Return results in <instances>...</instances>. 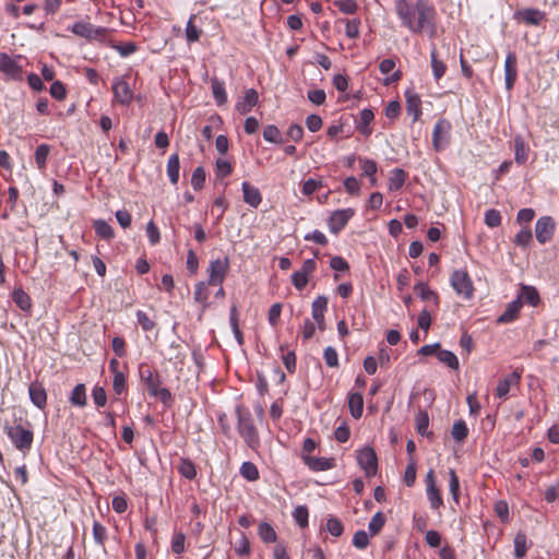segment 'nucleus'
<instances>
[{"instance_id":"obj_1","label":"nucleus","mask_w":559,"mask_h":559,"mask_svg":"<svg viewBox=\"0 0 559 559\" xmlns=\"http://www.w3.org/2000/svg\"><path fill=\"white\" fill-rule=\"evenodd\" d=\"M139 376L145 384L148 394L169 406L173 402V395L167 388H162V378L158 372L154 371L147 364H140Z\"/></svg>"},{"instance_id":"obj_2","label":"nucleus","mask_w":559,"mask_h":559,"mask_svg":"<svg viewBox=\"0 0 559 559\" xmlns=\"http://www.w3.org/2000/svg\"><path fill=\"white\" fill-rule=\"evenodd\" d=\"M437 11L428 0H417L415 34L426 33L429 37L437 35Z\"/></svg>"},{"instance_id":"obj_3","label":"nucleus","mask_w":559,"mask_h":559,"mask_svg":"<svg viewBox=\"0 0 559 559\" xmlns=\"http://www.w3.org/2000/svg\"><path fill=\"white\" fill-rule=\"evenodd\" d=\"M236 415L239 435L249 448L257 449L260 444V440L251 412L248 408L238 405L236 407Z\"/></svg>"},{"instance_id":"obj_4","label":"nucleus","mask_w":559,"mask_h":559,"mask_svg":"<svg viewBox=\"0 0 559 559\" xmlns=\"http://www.w3.org/2000/svg\"><path fill=\"white\" fill-rule=\"evenodd\" d=\"M3 429L15 449L23 454L29 452L34 441V433L29 427H24L21 423L16 421L14 425H10L5 421Z\"/></svg>"},{"instance_id":"obj_5","label":"nucleus","mask_w":559,"mask_h":559,"mask_svg":"<svg viewBox=\"0 0 559 559\" xmlns=\"http://www.w3.org/2000/svg\"><path fill=\"white\" fill-rule=\"evenodd\" d=\"M450 284L456 295L464 300H469L474 296V285L466 270H455L450 277Z\"/></svg>"},{"instance_id":"obj_6","label":"nucleus","mask_w":559,"mask_h":559,"mask_svg":"<svg viewBox=\"0 0 559 559\" xmlns=\"http://www.w3.org/2000/svg\"><path fill=\"white\" fill-rule=\"evenodd\" d=\"M69 29L76 36L85 38L88 41H104L108 29L103 26H95L90 22L78 21Z\"/></svg>"},{"instance_id":"obj_7","label":"nucleus","mask_w":559,"mask_h":559,"mask_svg":"<svg viewBox=\"0 0 559 559\" xmlns=\"http://www.w3.org/2000/svg\"><path fill=\"white\" fill-rule=\"evenodd\" d=\"M395 11L402 25L409 32L415 33V17L417 12V0L411 3L407 0H395Z\"/></svg>"},{"instance_id":"obj_8","label":"nucleus","mask_w":559,"mask_h":559,"mask_svg":"<svg viewBox=\"0 0 559 559\" xmlns=\"http://www.w3.org/2000/svg\"><path fill=\"white\" fill-rule=\"evenodd\" d=\"M451 122L444 118L439 119L432 131V146L437 152L443 151L450 144Z\"/></svg>"},{"instance_id":"obj_9","label":"nucleus","mask_w":559,"mask_h":559,"mask_svg":"<svg viewBox=\"0 0 559 559\" xmlns=\"http://www.w3.org/2000/svg\"><path fill=\"white\" fill-rule=\"evenodd\" d=\"M229 270V259H215L210 262L209 272V285L221 286L223 285L225 277Z\"/></svg>"},{"instance_id":"obj_10","label":"nucleus","mask_w":559,"mask_h":559,"mask_svg":"<svg viewBox=\"0 0 559 559\" xmlns=\"http://www.w3.org/2000/svg\"><path fill=\"white\" fill-rule=\"evenodd\" d=\"M357 461L359 466L365 471L367 477L374 476L378 469V459L371 447H365L358 451Z\"/></svg>"},{"instance_id":"obj_11","label":"nucleus","mask_w":559,"mask_h":559,"mask_svg":"<svg viewBox=\"0 0 559 559\" xmlns=\"http://www.w3.org/2000/svg\"><path fill=\"white\" fill-rule=\"evenodd\" d=\"M355 211L350 207L334 211L328 221L329 229L333 234H338L354 216Z\"/></svg>"},{"instance_id":"obj_12","label":"nucleus","mask_w":559,"mask_h":559,"mask_svg":"<svg viewBox=\"0 0 559 559\" xmlns=\"http://www.w3.org/2000/svg\"><path fill=\"white\" fill-rule=\"evenodd\" d=\"M555 233V221L550 216H542L535 224V235L539 243L549 241Z\"/></svg>"},{"instance_id":"obj_13","label":"nucleus","mask_w":559,"mask_h":559,"mask_svg":"<svg viewBox=\"0 0 559 559\" xmlns=\"http://www.w3.org/2000/svg\"><path fill=\"white\" fill-rule=\"evenodd\" d=\"M518 80V58L513 51H509L504 61L506 88L511 91Z\"/></svg>"},{"instance_id":"obj_14","label":"nucleus","mask_w":559,"mask_h":559,"mask_svg":"<svg viewBox=\"0 0 559 559\" xmlns=\"http://www.w3.org/2000/svg\"><path fill=\"white\" fill-rule=\"evenodd\" d=\"M114 99L121 105H129L132 102L133 93L129 83L123 79H116L112 84Z\"/></svg>"},{"instance_id":"obj_15","label":"nucleus","mask_w":559,"mask_h":559,"mask_svg":"<svg viewBox=\"0 0 559 559\" xmlns=\"http://www.w3.org/2000/svg\"><path fill=\"white\" fill-rule=\"evenodd\" d=\"M0 72L10 79L16 80L22 75V67L8 53L0 52Z\"/></svg>"},{"instance_id":"obj_16","label":"nucleus","mask_w":559,"mask_h":559,"mask_svg":"<svg viewBox=\"0 0 559 559\" xmlns=\"http://www.w3.org/2000/svg\"><path fill=\"white\" fill-rule=\"evenodd\" d=\"M328 310V298L325 296H318L311 305V314L316 321L319 330H325L324 314Z\"/></svg>"},{"instance_id":"obj_17","label":"nucleus","mask_w":559,"mask_h":559,"mask_svg":"<svg viewBox=\"0 0 559 559\" xmlns=\"http://www.w3.org/2000/svg\"><path fill=\"white\" fill-rule=\"evenodd\" d=\"M518 21H521L527 25L537 26L545 20V13L538 9L526 8L515 12L514 14Z\"/></svg>"},{"instance_id":"obj_18","label":"nucleus","mask_w":559,"mask_h":559,"mask_svg":"<svg viewBox=\"0 0 559 559\" xmlns=\"http://www.w3.org/2000/svg\"><path fill=\"white\" fill-rule=\"evenodd\" d=\"M521 376V371L514 370L501 379L496 388V395L499 399H506L510 392L511 385L518 384L520 382Z\"/></svg>"},{"instance_id":"obj_19","label":"nucleus","mask_w":559,"mask_h":559,"mask_svg":"<svg viewBox=\"0 0 559 559\" xmlns=\"http://www.w3.org/2000/svg\"><path fill=\"white\" fill-rule=\"evenodd\" d=\"M304 463L314 472L328 471L335 467V459L333 457H316L311 455H304Z\"/></svg>"},{"instance_id":"obj_20","label":"nucleus","mask_w":559,"mask_h":559,"mask_svg":"<svg viewBox=\"0 0 559 559\" xmlns=\"http://www.w3.org/2000/svg\"><path fill=\"white\" fill-rule=\"evenodd\" d=\"M28 394L32 403L39 409H44L47 404V392L44 385L38 382H32L28 386Z\"/></svg>"},{"instance_id":"obj_21","label":"nucleus","mask_w":559,"mask_h":559,"mask_svg":"<svg viewBox=\"0 0 559 559\" xmlns=\"http://www.w3.org/2000/svg\"><path fill=\"white\" fill-rule=\"evenodd\" d=\"M258 92L254 88H250L247 90L243 97L236 103L235 108L240 115H245L258 104Z\"/></svg>"},{"instance_id":"obj_22","label":"nucleus","mask_w":559,"mask_h":559,"mask_svg":"<svg viewBox=\"0 0 559 559\" xmlns=\"http://www.w3.org/2000/svg\"><path fill=\"white\" fill-rule=\"evenodd\" d=\"M406 97V110L408 115L413 116V121H417L423 111H421V99L419 95L412 91H406L405 93Z\"/></svg>"},{"instance_id":"obj_23","label":"nucleus","mask_w":559,"mask_h":559,"mask_svg":"<svg viewBox=\"0 0 559 559\" xmlns=\"http://www.w3.org/2000/svg\"><path fill=\"white\" fill-rule=\"evenodd\" d=\"M243 201L250 206L257 209L262 202V195L258 188L250 185L248 181H243L241 185Z\"/></svg>"},{"instance_id":"obj_24","label":"nucleus","mask_w":559,"mask_h":559,"mask_svg":"<svg viewBox=\"0 0 559 559\" xmlns=\"http://www.w3.org/2000/svg\"><path fill=\"white\" fill-rule=\"evenodd\" d=\"M373 118L374 115L371 109L365 108L360 111L356 128L362 135L368 136L371 134V129L369 124L371 123Z\"/></svg>"},{"instance_id":"obj_25","label":"nucleus","mask_w":559,"mask_h":559,"mask_svg":"<svg viewBox=\"0 0 559 559\" xmlns=\"http://www.w3.org/2000/svg\"><path fill=\"white\" fill-rule=\"evenodd\" d=\"M348 407L350 415L355 419H359L364 412V397L359 392H353L348 396Z\"/></svg>"},{"instance_id":"obj_26","label":"nucleus","mask_w":559,"mask_h":559,"mask_svg":"<svg viewBox=\"0 0 559 559\" xmlns=\"http://www.w3.org/2000/svg\"><path fill=\"white\" fill-rule=\"evenodd\" d=\"M522 308V301L520 299H516L512 302H510L507 307V309L503 311L502 314L498 318V323H510L512 322L519 314L520 310Z\"/></svg>"},{"instance_id":"obj_27","label":"nucleus","mask_w":559,"mask_h":559,"mask_svg":"<svg viewBox=\"0 0 559 559\" xmlns=\"http://www.w3.org/2000/svg\"><path fill=\"white\" fill-rule=\"evenodd\" d=\"M211 88L213 93V97L218 106L226 104L227 102V93L225 90V84L223 81L217 78L211 79Z\"/></svg>"},{"instance_id":"obj_28","label":"nucleus","mask_w":559,"mask_h":559,"mask_svg":"<svg viewBox=\"0 0 559 559\" xmlns=\"http://www.w3.org/2000/svg\"><path fill=\"white\" fill-rule=\"evenodd\" d=\"M528 157V146L521 136L514 139V159L519 165L526 163Z\"/></svg>"},{"instance_id":"obj_29","label":"nucleus","mask_w":559,"mask_h":559,"mask_svg":"<svg viewBox=\"0 0 559 559\" xmlns=\"http://www.w3.org/2000/svg\"><path fill=\"white\" fill-rule=\"evenodd\" d=\"M12 299L16 306L23 311H31L32 300L27 293L22 288H15L12 293Z\"/></svg>"},{"instance_id":"obj_30","label":"nucleus","mask_w":559,"mask_h":559,"mask_svg":"<svg viewBox=\"0 0 559 559\" xmlns=\"http://www.w3.org/2000/svg\"><path fill=\"white\" fill-rule=\"evenodd\" d=\"M414 290L423 300L433 301L435 305L439 304V296L436 292L431 290L426 283H418L414 286Z\"/></svg>"},{"instance_id":"obj_31","label":"nucleus","mask_w":559,"mask_h":559,"mask_svg":"<svg viewBox=\"0 0 559 559\" xmlns=\"http://www.w3.org/2000/svg\"><path fill=\"white\" fill-rule=\"evenodd\" d=\"M179 169L180 160L178 154L170 155L167 162V176L173 185H177L179 181Z\"/></svg>"},{"instance_id":"obj_32","label":"nucleus","mask_w":559,"mask_h":559,"mask_svg":"<svg viewBox=\"0 0 559 559\" xmlns=\"http://www.w3.org/2000/svg\"><path fill=\"white\" fill-rule=\"evenodd\" d=\"M50 150H51L50 145H48L46 143L39 144L36 147L34 157H35L36 166L39 170L46 169L47 158L50 154Z\"/></svg>"},{"instance_id":"obj_33","label":"nucleus","mask_w":559,"mask_h":559,"mask_svg":"<svg viewBox=\"0 0 559 559\" xmlns=\"http://www.w3.org/2000/svg\"><path fill=\"white\" fill-rule=\"evenodd\" d=\"M407 174L403 169H393L389 178V189L391 191H399L404 186Z\"/></svg>"},{"instance_id":"obj_34","label":"nucleus","mask_w":559,"mask_h":559,"mask_svg":"<svg viewBox=\"0 0 559 559\" xmlns=\"http://www.w3.org/2000/svg\"><path fill=\"white\" fill-rule=\"evenodd\" d=\"M70 402L72 405L84 407L86 405V389L83 383H79L74 386L70 395Z\"/></svg>"},{"instance_id":"obj_35","label":"nucleus","mask_w":559,"mask_h":559,"mask_svg":"<svg viewBox=\"0 0 559 559\" xmlns=\"http://www.w3.org/2000/svg\"><path fill=\"white\" fill-rule=\"evenodd\" d=\"M528 550L527 536L524 532H519L514 537V556L522 559Z\"/></svg>"},{"instance_id":"obj_36","label":"nucleus","mask_w":559,"mask_h":559,"mask_svg":"<svg viewBox=\"0 0 559 559\" xmlns=\"http://www.w3.org/2000/svg\"><path fill=\"white\" fill-rule=\"evenodd\" d=\"M209 282H199L195 284V287H194V300L199 304H202L204 308H206L209 306V297H210V292H209Z\"/></svg>"},{"instance_id":"obj_37","label":"nucleus","mask_w":559,"mask_h":559,"mask_svg":"<svg viewBox=\"0 0 559 559\" xmlns=\"http://www.w3.org/2000/svg\"><path fill=\"white\" fill-rule=\"evenodd\" d=\"M178 472L179 474L189 479L192 480L197 477V468L194 463L190 459H180V463L178 465Z\"/></svg>"},{"instance_id":"obj_38","label":"nucleus","mask_w":559,"mask_h":559,"mask_svg":"<svg viewBox=\"0 0 559 559\" xmlns=\"http://www.w3.org/2000/svg\"><path fill=\"white\" fill-rule=\"evenodd\" d=\"M437 358L439 359L440 362L447 365L449 368L453 370L459 369V359L455 356V354L452 353L451 350L439 348V350L437 352Z\"/></svg>"},{"instance_id":"obj_39","label":"nucleus","mask_w":559,"mask_h":559,"mask_svg":"<svg viewBox=\"0 0 559 559\" xmlns=\"http://www.w3.org/2000/svg\"><path fill=\"white\" fill-rule=\"evenodd\" d=\"M93 227L96 235L105 240H110L115 237L112 227L104 219H97L94 222Z\"/></svg>"},{"instance_id":"obj_40","label":"nucleus","mask_w":559,"mask_h":559,"mask_svg":"<svg viewBox=\"0 0 559 559\" xmlns=\"http://www.w3.org/2000/svg\"><path fill=\"white\" fill-rule=\"evenodd\" d=\"M518 299L535 307L539 302V295L534 287L523 286Z\"/></svg>"},{"instance_id":"obj_41","label":"nucleus","mask_w":559,"mask_h":559,"mask_svg":"<svg viewBox=\"0 0 559 559\" xmlns=\"http://www.w3.org/2000/svg\"><path fill=\"white\" fill-rule=\"evenodd\" d=\"M258 534L260 538L267 544L275 543L277 538L275 530L266 522L260 523Z\"/></svg>"},{"instance_id":"obj_42","label":"nucleus","mask_w":559,"mask_h":559,"mask_svg":"<svg viewBox=\"0 0 559 559\" xmlns=\"http://www.w3.org/2000/svg\"><path fill=\"white\" fill-rule=\"evenodd\" d=\"M431 57V68L433 76L437 81H439L447 71V66L443 61L438 59L436 48L433 47L430 53Z\"/></svg>"},{"instance_id":"obj_43","label":"nucleus","mask_w":559,"mask_h":559,"mask_svg":"<svg viewBox=\"0 0 559 559\" xmlns=\"http://www.w3.org/2000/svg\"><path fill=\"white\" fill-rule=\"evenodd\" d=\"M240 475L249 480V481H255L259 479L260 474L259 469L252 462H243L240 466Z\"/></svg>"},{"instance_id":"obj_44","label":"nucleus","mask_w":559,"mask_h":559,"mask_svg":"<svg viewBox=\"0 0 559 559\" xmlns=\"http://www.w3.org/2000/svg\"><path fill=\"white\" fill-rule=\"evenodd\" d=\"M263 139L270 143H283L282 133L280 129L274 124H267L266 127H264Z\"/></svg>"},{"instance_id":"obj_45","label":"nucleus","mask_w":559,"mask_h":559,"mask_svg":"<svg viewBox=\"0 0 559 559\" xmlns=\"http://www.w3.org/2000/svg\"><path fill=\"white\" fill-rule=\"evenodd\" d=\"M452 438L457 441L462 442L467 438L468 435V428L466 426V423L462 419L456 420L453 424L452 430H451Z\"/></svg>"},{"instance_id":"obj_46","label":"nucleus","mask_w":559,"mask_h":559,"mask_svg":"<svg viewBox=\"0 0 559 559\" xmlns=\"http://www.w3.org/2000/svg\"><path fill=\"white\" fill-rule=\"evenodd\" d=\"M385 523V515L382 512H377L368 524V530L371 536L380 533Z\"/></svg>"},{"instance_id":"obj_47","label":"nucleus","mask_w":559,"mask_h":559,"mask_svg":"<svg viewBox=\"0 0 559 559\" xmlns=\"http://www.w3.org/2000/svg\"><path fill=\"white\" fill-rule=\"evenodd\" d=\"M93 538L98 546H105L107 528L98 521H94L93 523Z\"/></svg>"},{"instance_id":"obj_48","label":"nucleus","mask_w":559,"mask_h":559,"mask_svg":"<svg viewBox=\"0 0 559 559\" xmlns=\"http://www.w3.org/2000/svg\"><path fill=\"white\" fill-rule=\"evenodd\" d=\"M325 528L334 537H340L344 532L342 522L335 516H330L326 520Z\"/></svg>"},{"instance_id":"obj_49","label":"nucleus","mask_w":559,"mask_h":559,"mask_svg":"<svg viewBox=\"0 0 559 559\" xmlns=\"http://www.w3.org/2000/svg\"><path fill=\"white\" fill-rule=\"evenodd\" d=\"M293 518L300 527L308 526L309 512L306 506H298L293 512Z\"/></svg>"},{"instance_id":"obj_50","label":"nucleus","mask_w":559,"mask_h":559,"mask_svg":"<svg viewBox=\"0 0 559 559\" xmlns=\"http://www.w3.org/2000/svg\"><path fill=\"white\" fill-rule=\"evenodd\" d=\"M205 183V170L203 167H197L191 176V186L194 190H201Z\"/></svg>"},{"instance_id":"obj_51","label":"nucleus","mask_w":559,"mask_h":559,"mask_svg":"<svg viewBox=\"0 0 559 559\" xmlns=\"http://www.w3.org/2000/svg\"><path fill=\"white\" fill-rule=\"evenodd\" d=\"M429 426V415L426 411H419L416 415V429L417 432L421 436L427 435V429Z\"/></svg>"},{"instance_id":"obj_52","label":"nucleus","mask_w":559,"mask_h":559,"mask_svg":"<svg viewBox=\"0 0 559 559\" xmlns=\"http://www.w3.org/2000/svg\"><path fill=\"white\" fill-rule=\"evenodd\" d=\"M449 490L452 498L459 502L460 480L453 468L449 471Z\"/></svg>"},{"instance_id":"obj_53","label":"nucleus","mask_w":559,"mask_h":559,"mask_svg":"<svg viewBox=\"0 0 559 559\" xmlns=\"http://www.w3.org/2000/svg\"><path fill=\"white\" fill-rule=\"evenodd\" d=\"M193 20H194V15H192L188 23H187V27H186V37H187V40L189 43H194V41H198L200 39V36H201V29H199L194 24H193Z\"/></svg>"},{"instance_id":"obj_54","label":"nucleus","mask_w":559,"mask_h":559,"mask_svg":"<svg viewBox=\"0 0 559 559\" xmlns=\"http://www.w3.org/2000/svg\"><path fill=\"white\" fill-rule=\"evenodd\" d=\"M135 317L143 331L148 332L155 328V322L147 316L146 312L138 310Z\"/></svg>"},{"instance_id":"obj_55","label":"nucleus","mask_w":559,"mask_h":559,"mask_svg":"<svg viewBox=\"0 0 559 559\" xmlns=\"http://www.w3.org/2000/svg\"><path fill=\"white\" fill-rule=\"evenodd\" d=\"M532 241V231L530 227L521 229L514 238V243L519 247H527Z\"/></svg>"},{"instance_id":"obj_56","label":"nucleus","mask_w":559,"mask_h":559,"mask_svg":"<svg viewBox=\"0 0 559 559\" xmlns=\"http://www.w3.org/2000/svg\"><path fill=\"white\" fill-rule=\"evenodd\" d=\"M345 34L348 38L355 39L359 36L360 20H345Z\"/></svg>"},{"instance_id":"obj_57","label":"nucleus","mask_w":559,"mask_h":559,"mask_svg":"<svg viewBox=\"0 0 559 559\" xmlns=\"http://www.w3.org/2000/svg\"><path fill=\"white\" fill-rule=\"evenodd\" d=\"M427 498L430 502V507L435 510H438L441 506H443L442 497L437 487H431V489H427Z\"/></svg>"},{"instance_id":"obj_58","label":"nucleus","mask_w":559,"mask_h":559,"mask_svg":"<svg viewBox=\"0 0 559 559\" xmlns=\"http://www.w3.org/2000/svg\"><path fill=\"white\" fill-rule=\"evenodd\" d=\"M334 5L345 14H354L358 9L355 0H335Z\"/></svg>"},{"instance_id":"obj_59","label":"nucleus","mask_w":559,"mask_h":559,"mask_svg":"<svg viewBox=\"0 0 559 559\" xmlns=\"http://www.w3.org/2000/svg\"><path fill=\"white\" fill-rule=\"evenodd\" d=\"M215 168H216V175L222 178L229 176L233 171L231 164L227 159H224V158L216 159Z\"/></svg>"},{"instance_id":"obj_60","label":"nucleus","mask_w":559,"mask_h":559,"mask_svg":"<svg viewBox=\"0 0 559 559\" xmlns=\"http://www.w3.org/2000/svg\"><path fill=\"white\" fill-rule=\"evenodd\" d=\"M485 224L488 227H498L501 224V214L495 209H490L485 213Z\"/></svg>"},{"instance_id":"obj_61","label":"nucleus","mask_w":559,"mask_h":559,"mask_svg":"<svg viewBox=\"0 0 559 559\" xmlns=\"http://www.w3.org/2000/svg\"><path fill=\"white\" fill-rule=\"evenodd\" d=\"M323 358H324L326 366H329L331 368L338 367V355L334 347L328 346L324 349Z\"/></svg>"},{"instance_id":"obj_62","label":"nucleus","mask_w":559,"mask_h":559,"mask_svg":"<svg viewBox=\"0 0 559 559\" xmlns=\"http://www.w3.org/2000/svg\"><path fill=\"white\" fill-rule=\"evenodd\" d=\"M146 234L148 237V241L152 246H155L160 240V234L158 227L155 225L153 221H150L146 225Z\"/></svg>"},{"instance_id":"obj_63","label":"nucleus","mask_w":559,"mask_h":559,"mask_svg":"<svg viewBox=\"0 0 559 559\" xmlns=\"http://www.w3.org/2000/svg\"><path fill=\"white\" fill-rule=\"evenodd\" d=\"M330 267L336 272L349 271L348 262L341 255H335L330 260Z\"/></svg>"},{"instance_id":"obj_64","label":"nucleus","mask_w":559,"mask_h":559,"mask_svg":"<svg viewBox=\"0 0 559 559\" xmlns=\"http://www.w3.org/2000/svg\"><path fill=\"white\" fill-rule=\"evenodd\" d=\"M353 545L358 549L367 548V546L369 545L368 534L362 530L357 531L353 537Z\"/></svg>"}]
</instances>
